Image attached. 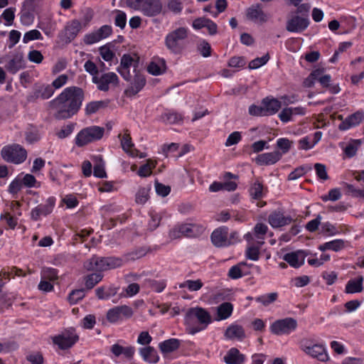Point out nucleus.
Instances as JSON below:
<instances>
[{
  "instance_id": "nucleus-1",
  "label": "nucleus",
  "mask_w": 364,
  "mask_h": 364,
  "mask_svg": "<svg viewBox=\"0 0 364 364\" xmlns=\"http://www.w3.org/2000/svg\"><path fill=\"white\" fill-rule=\"evenodd\" d=\"M84 100L83 90L77 87L65 88L55 99L50 102V107L55 110L57 119H69L79 111Z\"/></svg>"
},
{
  "instance_id": "nucleus-2",
  "label": "nucleus",
  "mask_w": 364,
  "mask_h": 364,
  "mask_svg": "<svg viewBox=\"0 0 364 364\" xmlns=\"http://www.w3.org/2000/svg\"><path fill=\"white\" fill-rule=\"evenodd\" d=\"M123 257H99L93 256L84 264L88 271H107L122 267L124 264Z\"/></svg>"
},
{
  "instance_id": "nucleus-3",
  "label": "nucleus",
  "mask_w": 364,
  "mask_h": 364,
  "mask_svg": "<svg viewBox=\"0 0 364 364\" xmlns=\"http://www.w3.org/2000/svg\"><path fill=\"white\" fill-rule=\"evenodd\" d=\"M188 31L180 27L168 33L165 37V46L173 54H180L186 47Z\"/></svg>"
},
{
  "instance_id": "nucleus-4",
  "label": "nucleus",
  "mask_w": 364,
  "mask_h": 364,
  "mask_svg": "<svg viewBox=\"0 0 364 364\" xmlns=\"http://www.w3.org/2000/svg\"><path fill=\"white\" fill-rule=\"evenodd\" d=\"M126 4L131 9L139 11L147 17L156 16L163 10L161 0H126Z\"/></svg>"
},
{
  "instance_id": "nucleus-5",
  "label": "nucleus",
  "mask_w": 364,
  "mask_h": 364,
  "mask_svg": "<svg viewBox=\"0 0 364 364\" xmlns=\"http://www.w3.org/2000/svg\"><path fill=\"white\" fill-rule=\"evenodd\" d=\"M197 319L200 324L203 325L202 328L193 327L190 330L191 334L199 332L205 329L209 323H211V316L208 311L202 307L191 308L188 310L185 320L188 324H191L193 321Z\"/></svg>"
},
{
  "instance_id": "nucleus-6",
  "label": "nucleus",
  "mask_w": 364,
  "mask_h": 364,
  "mask_svg": "<svg viewBox=\"0 0 364 364\" xmlns=\"http://www.w3.org/2000/svg\"><path fill=\"white\" fill-rule=\"evenodd\" d=\"M1 156L6 162L20 164L26 161L27 151L21 145L14 144L4 146L1 151Z\"/></svg>"
},
{
  "instance_id": "nucleus-7",
  "label": "nucleus",
  "mask_w": 364,
  "mask_h": 364,
  "mask_svg": "<svg viewBox=\"0 0 364 364\" xmlns=\"http://www.w3.org/2000/svg\"><path fill=\"white\" fill-rule=\"evenodd\" d=\"M105 133V128L99 126H91L82 129L75 137V144L83 146L89 143L100 140Z\"/></svg>"
},
{
  "instance_id": "nucleus-8",
  "label": "nucleus",
  "mask_w": 364,
  "mask_h": 364,
  "mask_svg": "<svg viewBox=\"0 0 364 364\" xmlns=\"http://www.w3.org/2000/svg\"><path fill=\"white\" fill-rule=\"evenodd\" d=\"M299 346L305 353L319 361L326 362L328 360V355L322 345L313 344L310 340L303 339L300 341Z\"/></svg>"
},
{
  "instance_id": "nucleus-9",
  "label": "nucleus",
  "mask_w": 364,
  "mask_h": 364,
  "mask_svg": "<svg viewBox=\"0 0 364 364\" xmlns=\"http://www.w3.org/2000/svg\"><path fill=\"white\" fill-rule=\"evenodd\" d=\"M52 340L60 349L65 350L71 348L79 340V336L74 328H69L60 334L53 337Z\"/></svg>"
},
{
  "instance_id": "nucleus-10",
  "label": "nucleus",
  "mask_w": 364,
  "mask_h": 364,
  "mask_svg": "<svg viewBox=\"0 0 364 364\" xmlns=\"http://www.w3.org/2000/svg\"><path fill=\"white\" fill-rule=\"evenodd\" d=\"M297 327V321L295 318L288 317L275 321L270 326L271 332L277 336L289 334L295 331Z\"/></svg>"
},
{
  "instance_id": "nucleus-11",
  "label": "nucleus",
  "mask_w": 364,
  "mask_h": 364,
  "mask_svg": "<svg viewBox=\"0 0 364 364\" xmlns=\"http://www.w3.org/2000/svg\"><path fill=\"white\" fill-rule=\"evenodd\" d=\"M133 314V310L130 306L122 305L109 309L106 317L109 322L114 323L130 318Z\"/></svg>"
},
{
  "instance_id": "nucleus-12",
  "label": "nucleus",
  "mask_w": 364,
  "mask_h": 364,
  "mask_svg": "<svg viewBox=\"0 0 364 364\" xmlns=\"http://www.w3.org/2000/svg\"><path fill=\"white\" fill-rule=\"evenodd\" d=\"M310 21L307 16L291 15L287 21L286 30L291 33H302L309 26Z\"/></svg>"
},
{
  "instance_id": "nucleus-13",
  "label": "nucleus",
  "mask_w": 364,
  "mask_h": 364,
  "mask_svg": "<svg viewBox=\"0 0 364 364\" xmlns=\"http://www.w3.org/2000/svg\"><path fill=\"white\" fill-rule=\"evenodd\" d=\"M92 82L97 85L99 90L107 92L109 89V85H118L119 77L116 73L109 72L104 73L100 77H92Z\"/></svg>"
},
{
  "instance_id": "nucleus-14",
  "label": "nucleus",
  "mask_w": 364,
  "mask_h": 364,
  "mask_svg": "<svg viewBox=\"0 0 364 364\" xmlns=\"http://www.w3.org/2000/svg\"><path fill=\"white\" fill-rule=\"evenodd\" d=\"M210 237L213 244L217 247H227L232 244L228 237V228L225 226L215 229Z\"/></svg>"
},
{
  "instance_id": "nucleus-15",
  "label": "nucleus",
  "mask_w": 364,
  "mask_h": 364,
  "mask_svg": "<svg viewBox=\"0 0 364 364\" xmlns=\"http://www.w3.org/2000/svg\"><path fill=\"white\" fill-rule=\"evenodd\" d=\"M55 199L53 197L48 198L44 203L39 204L31 210V216L33 220H38L41 215L50 214L55 206Z\"/></svg>"
},
{
  "instance_id": "nucleus-16",
  "label": "nucleus",
  "mask_w": 364,
  "mask_h": 364,
  "mask_svg": "<svg viewBox=\"0 0 364 364\" xmlns=\"http://www.w3.org/2000/svg\"><path fill=\"white\" fill-rule=\"evenodd\" d=\"M81 27V23L77 19L68 22L61 33L62 38L65 43H68L74 40L80 31Z\"/></svg>"
},
{
  "instance_id": "nucleus-17",
  "label": "nucleus",
  "mask_w": 364,
  "mask_h": 364,
  "mask_svg": "<svg viewBox=\"0 0 364 364\" xmlns=\"http://www.w3.org/2000/svg\"><path fill=\"white\" fill-rule=\"evenodd\" d=\"M198 228L194 224H183L173 229L170 232L172 238L180 237L182 235L196 237L198 233Z\"/></svg>"
},
{
  "instance_id": "nucleus-18",
  "label": "nucleus",
  "mask_w": 364,
  "mask_h": 364,
  "mask_svg": "<svg viewBox=\"0 0 364 364\" xmlns=\"http://www.w3.org/2000/svg\"><path fill=\"white\" fill-rule=\"evenodd\" d=\"M364 118V112L358 111L345 119L338 126V129L342 131L349 129L351 127L358 126Z\"/></svg>"
},
{
  "instance_id": "nucleus-19",
  "label": "nucleus",
  "mask_w": 364,
  "mask_h": 364,
  "mask_svg": "<svg viewBox=\"0 0 364 364\" xmlns=\"http://www.w3.org/2000/svg\"><path fill=\"white\" fill-rule=\"evenodd\" d=\"M282 154L279 151L259 154L255 159L258 165H272L281 159Z\"/></svg>"
},
{
  "instance_id": "nucleus-20",
  "label": "nucleus",
  "mask_w": 364,
  "mask_h": 364,
  "mask_svg": "<svg viewBox=\"0 0 364 364\" xmlns=\"http://www.w3.org/2000/svg\"><path fill=\"white\" fill-rule=\"evenodd\" d=\"M290 216H284L279 211L272 212L268 217V222L272 228H280L292 222Z\"/></svg>"
},
{
  "instance_id": "nucleus-21",
  "label": "nucleus",
  "mask_w": 364,
  "mask_h": 364,
  "mask_svg": "<svg viewBox=\"0 0 364 364\" xmlns=\"http://www.w3.org/2000/svg\"><path fill=\"white\" fill-rule=\"evenodd\" d=\"M306 255L304 251L299 250L287 253L283 256V259L290 266L298 268L304 263Z\"/></svg>"
},
{
  "instance_id": "nucleus-22",
  "label": "nucleus",
  "mask_w": 364,
  "mask_h": 364,
  "mask_svg": "<svg viewBox=\"0 0 364 364\" xmlns=\"http://www.w3.org/2000/svg\"><path fill=\"white\" fill-rule=\"evenodd\" d=\"M146 85V79L144 76L139 73L134 75V81L129 87L125 90L124 94L127 97H132L136 95Z\"/></svg>"
},
{
  "instance_id": "nucleus-23",
  "label": "nucleus",
  "mask_w": 364,
  "mask_h": 364,
  "mask_svg": "<svg viewBox=\"0 0 364 364\" xmlns=\"http://www.w3.org/2000/svg\"><path fill=\"white\" fill-rule=\"evenodd\" d=\"M246 357L241 353L237 348L229 349L223 357V361L226 364H243Z\"/></svg>"
},
{
  "instance_id": "nucleus-24",
  "label": "nucleus",
  "mask_w": 364,
  "mask_h": 364,
  "mask_svg": "<svg viewBox=\"0 0 364 364\" xmlns=\"http://www.w3.org/2000/svg\"><path fill=\"white\" fill-rule=\"evenodd\" d=\"M262 104L266 116L276 114L282 107V102L275 98L266 97L263 99Z\"/></svg>"
},
{
  "instance_id": "nucleus-25",
  "label": "nucleus",
  "mask_w": 364,
  "mask_h": 364,
  "mask_svg": "<svg viewBox=\"0 0 364 364\" xmlns=\"http://www.w3.org/2000/svg\"><path fill=\"white\" fill-rule=\"evenodd\" d=\"M224 336L228 339L242 340L245 337V333L242 326L238 324H231L227 328Z\"/></svg>"
},
{
  "instance_id": "nucleus-26",
  "label": "nucleus",
  "mask_w": 364,
  "mask_h": 364,
  "mask_svg": "<svg viewBox=\"0 0 364 364\" xmlns=\"http://www.w3.org/2000/svg\"><path fill=\"white\" fill-rule=\"evenodd\" d=\"M24 60L21 54L15 55L5 66L6 70L11 74H16L18 71L24 68Z\"/></svg>"
},
{
  "instance_id": "nucleus-27",
  "label": "nucleus",
  "mask_w": 364,
  "mask_h": 364,
  "mask_svg": "<svg viewBox=\"0 0 364 364\" xmlns=\"http://www.w3.org/2000/svg\"><path fill=\"white\" fill-rule=\"evenodd\" d=\"M149 251V248L146 247H139L129 252H127L122 255L124 263L139 259L144 257Z\"/></svg>"
},
{
  "instance_id": "nucleus-28",
  "label": "nucleus",
  "mask_w": 364,
  "mask_h": 364,
  "mask_svg": "<svg viewBox=\"0 0 364 364\" xmlns=\"http://www.w3.org/2000/svg\"><path fill=\"white\" fill-rule=\"evenodd\" d=\"M247 17L252 21H259L264 22L267 21V16L262 10L259 4L252 5L247 10Z\"/></svg>"
},
{
  "instance_id": "nucleus-29",
  "label": "nucleus",
  "mask_w": 364,
  "mask_h": 364,
  "mask_svg": "<svg viewBox=\"0 0 364 364\" xmlns=\"http://www.w3.org/2000/svg\"><path fill=\"white\" fill-rule=\"evenodd\" d=\"M139 354L149 363H156L159 360L156 350L151 346L141 348Z\"/></svg>"
},
{
  "instance_id": "nucleus-30",
  "label": "nucleus",
  "mask_w": 364,
  "mask_h": 364,
  "mask_svg": "<svg viewBox=\"0 0 364 364\" xmlns=\"http://www.w3.org/2000/svg\"><path fill=\"white\" fill-rule=\"evenodd\" d=\"M363 276H359L355 279H350L346 285L345 292L346 294H355L361 292L363 290Z\"/></svg>"
},
{
  "instance_id": "nucleus-31",
  "label": "nucleus",
  "mask_w": 364,
  "mask_h": 364,
  "mask_svg": "<svg viewBox=\"0 0 364 364\" xmlns=\"http://www.w3.org/2000/svg\"><path fill=\"white\" fill-rule=\"evenodd\" d=\"M118 288L114 286L108 287H100L95 289L96 296L99 299L105 300L115 296L117 294Z\"/></svg>"
},
{
  "instance_id": "nucleus-32",
  "label": "nucleus",
  "mask_w": 364,
  "mask_h": 364,
  "mask_svg": "<svg viewBox=\"0 0 364 364\" xmlns=\"http://www.w3.org/2000/svg\"><path fill=\"white\" fill-rule=\"evenodd\" d=\"M94 162V176L97 178H106L107 173L105 170V161L102 156H95L92 157Z\"/></svg>"
},
{
  "instance_id": "nucleus-33",
  "label": "nucleus",
  "mask_w": 364,
  "mask_h": 364,
  "mask_svg": "<svg viewBox=\"0 0 364 364\" xmlns=\"http://www.w3.org/2000/svg\"><path fill=\"white\" fill-rule=\"evenodd\" d=\"M233 305L230 302H223L217 307V320L228 318L232 313Z\"/></svg>"
},
{
  "instance_id": "nucleus-34",
  "label": "nucleus",
  "mask_w": 364,
  "mask_h": 364,
  "mask_svg": "<svg viewBox=\"0 0 364 364\" xmlns=\"http://www.w3.org/2000/svg\"><path fill=\"white\" fill-rule=\"evenodd\" d=\"M180 346V341L176 338H170L159 343V348L163 353H169L177 350Z\"/></svg>"
},
{
  "instance_id": "nucleus-35",
  "label": "nucleus",
  "mask_w": 364,
  "mask_h": 364,
  "mask_svg": "<svg viewBox=\"0 0 364 364\" xmlns=\"http://www.w3.org/2000/svg\"><path fill=\"white\" fill-rule=\"evenodd\" d=\"M268 227L264 223H257L254 228V236L257 239V244L262 245L264 244V240L267 232Z\"/></svg>"
},
{
  "instance_id": "nucleus-36",
  "label": "nucleus",
  "mask_w": 364,
  "mask_h": 364,
  "mask_svg": "<svg viewBox=\"0 0 364 364\" xmlns=\"http://www.w3.org/2000/svg\"><path fill=\"white\" fill-rule=\"evenodd\" d=\"M161 120L167 124H180L183 121V117L177 112H167L161 114Z\"/></svg>"
},
{
  "instance_id": "nucleus-37",
  "label": "nucleus",
  "mask_w": 364,
  "mask_h": 364,
  "mask_svg": "<svg viewBox=\"0 0 364 364\" xmlns=\"http://www.w3.org/2000/svg\"><path fill=\"white\" fill-rule=\"evenodd\" d=\"M121 146L124 151L129 153L131 156H136L137 150L132 149L134 144L129 133L125 132L121 139Z\"/></svg>"
},
{
  "instance_id": "nucleus-38",
  "label": "nucleus",
  "mask_w": 364,
  "mask_h": 364,
  "mask_svg": "<svg viewBox=\"0 0 364 364\" xmlns=\"http://www.w3.org/2000/svg\"><path fill=\"white\" fill-rule=\"evenodd\" d=\"M203 286V283L200 279L191 280L188 279L183 282L178 284L180 289L187 288L190 291H196L200 290Z\"/></svg>"
},
{
  "instance_id": "nucleus-39",
  "label": "nucleus",
  "mask_w": 364,
  "mask_h": 364,
  "mask_svg": "<svg viewBox=\"0 0 364 364\" xmlns=\"http://www.w3.org/2000/svg\"><path fill=\"white\" fill-rule=\"evenodd\" d=\"M54 93V88L51 85H43L40 86L35 92L36 97H41L43 100L50 98Z\"/></svg>"
},
{
  "instance_id": "nucleus-40",
  "label": "nucleus",
  "mask_w": 364,
  "mask_h": 364,
  "mask_svg": "<svg viewBox=\"0 0 364 364\" xmlns=\"http://www.w3.org/2000/svg\"><path fill=\"white\" fill-rule=\"evenodd\" d=\"M311 170L310 165H303L295 168L288 176V180L294 181L304 176L306 173Z\"/></svg>"
},
{
  "instance_id": "nucleus-41",
  "label": "nucleus",
  "mask_w": 364,
  "mask_h": 364,
  "mask_svg": "<svg viewBox=\"0 0 364 364\" xmlns=\"http://www.w3.org/2000/svg\"><path fill=\"white\" fill-rule=\"evenodd\" d=\"M246 264L245 262H240L236 265L232 266L228 272V277L232 279H237L242 276L245 275L243 273V267Z\"/></svg>"
},
{
  "instance_id": "nucleus-42",
  "label": "nucleus",
  "mask_w": 364,
  "mask_h": 364,
  "mask_svg": "<svg viewBox=\"0 0 364 364\" xmlns=\"http://www.w3.org/2000/svg\"><path fill=\"white\" fill-rule=\"evenodd\" d=\"M156 162L151 161V159L147 160L146 164L140 166L137 171V174L141 177H146L151 174L152 169L156 167Z\"/></svg>"
},
{
  "instance_id": "nucleus-43",
  "label": "nucleus",
  "mask_w": 364,
  "mask_h": 364,
  "mask_svg": "<svg viewBox=\"0 0 364 364\" xmlns=\"http://www.w3.org/2000/svg\"><path fill=\"white\" fill-rule=\"evenodd\" d=\"M103 276L100 273H92L85 278V287L87 289H92L102 279Z\"/></svg>"
},
{
  "instance_id": "nucleus-44",
  "label": "nucleus",
  "mask_w": 364,
  "mask_h": 364,
  "mask_svg": "<svg viewBox=\"0 0 364 364\" xmlns=\"http://www.w3.org/2000/svg\"><path fill=\"white\" fill-rule=\"evenodd\" d=\"M149 191L148 188H140L136 193L135 202L139 205H144L149 198Z\"/></svg>"
},
{
  "instance_id": "nucleus-45",
  "label": "nucleus",
  "mask_w": 364,
  "mask_h": 364,
  "mask_svg": "<svg viewBox=\"0 0 364 364\" xmlns=\"http://www.w3.org/2000/svg\"><path fill=\"white\" fill-rule=\"evenodd\" d=\"M263 186L261 183L255 182L250 188V194L254 199H259L263 196Z\"/></svg>"
},
{
  "instance_id": "nucleus-46",
  "label": "nucleus",
  "mask_w": 364,
  "mask_h": 364,
  "mask_svg": "<svg viewBox=\"0 0 364 364\" xmlns=\"http://www.w3.org/2000/svg\"><path fill=\"white\" fill-rule=\"evenodd\" d=\"M114 25L121 29L125 28L127 24V15L125 12L120 10H115Z\"/></svg>"
},
{
  "instance_id": "nucleus-47",
  "label": "nucleus",
  "mask_w": 364,
  "mask_h": 364,
  "mask_svg": "<svg viewBox=\"0 0 364 364\" xmlns=\"http://www.w3.org/2000/svg\"><path fill=\"white\" fill-rule=\"evenodd\" d=\"M361 144L360 140H354L345 148L344 152L348 157H353L356 154L358 147Z\"/></svg>"
},
{
  "instance_id": "nucleus-48",
  "label": "nucleus",
  "mask_w": 364,
  "mask_h": 364,
  "mask_svg": "<svg viewBox=\"0 0 364 364\" xmlns=\"http://www.w3.org/2000/svg\"><path fill=\"white\" fill-rule=\"evenodd\" d=\"M104 102L102 101H92L87 103L85 106V112L86 115H91L97 112L102 107Z\"/></svg>"
},
{
  "instance_id": "nucleus-49",
  "label": "nucleus",
  "mask_w": 364,
  "mask_h": 364,
  "mask_svg": "<svg viewBox=\"0 0 364 364\" xmlns=\"http://www.w3.org/2000/svg\"><path fill=\"white\" fill-rule=\"evenodd\" d=\"M41 278L46 280L54 281L58 279V272L55 269L45 267L41 271Z\"/></svg>"
},
{
  "instance_id": "nucleus-50",
  "label": "nucleus",
  "mask_w": 364,
  "mask_h": 364,
  "mask_svg": "<svg viewBox=\"0 0 364 364\" xmlns=\"http://www.w3.org/2000/svg\"><path fill=\"white\" fill-rule=\"evenodd\" d=\"M85 296V290L83 289H75L72 291L69 296H68V300L70 304H76L80 300L82 299Z\"/></svg>"
},
{
  "instance_id": "nucleus-51",
  "label": "nucleus",
  "mask_w": 364,
  "mask_h": 364,
  "mask_svg": "<svg viewBox=\"0 0 364 364\" xmlns=\"http://www.w3.org/2000/svg\"><path fill=\"white\" fill-rule=\"evenodd\" d=\"M43 36L41 32L36 29H33L26 32L23 38V42L27 43L28 42L33 40H42Z\"/></svg>"
},
{
  "instance_id": "nucleus-52",
  "label": "nucleus",
  "mask_w": 364,
  "mask_h": 364,
  "mask_svg": "<svg viewBox=\"0 0 364 364\" xmlns=\"http://www.w3.org/2000/svg\"><path fill=\"white\" fill-rule=\"evenodd\" d=\"M269 59V54H266L261 58H256L255 59L251 60L249 63L250 69H257L264 65L267 63Z\"/></svg>"
},
{
  "instance_id": "nucleus-53",
  "label": "nucleus",
  "mask_w": 364,
  "mask_h": 364,
  "mask_svg": "<svg viewBox=\"0 0 364 364\" xmlns=\"http://www.w3.org/2000/svg\"><path fill=\"white\" fill-rule=\"evenodd\" d=\"M278 294L276 292H272L268 294H265L257 298V301L264 306H268L277 300Z\"/></svg>"
},
{
  "instance_id": "nucleus-54",
  "label": "nucleus",
  "mask_w": 364,
  "mask_h": 364,
  "mask_svg": "<svg viewBox=\"0 0 364 364\" xmlns=\"http://www.w3.org/2000/svg\"><path fill=\"white\" fill-rule=\"evenodd\" d=\"M16 9L10 7L5 9L1 15L2 18L6 21V26H11L15 18Z\"/></svg>"
},
{
  "instance_id": "nucleus-55",
  "label": "nucleus",
  "mask_w": 364,
  "mask_h": 364,
  "mask_svg": "<svg viewBox=\"0 0 364 364\" xmlns=\"http://www.w3.org/2000/svg\"><path fill=\"white\" fill-rule=\"evenodd\" d=\"M260 246L261 245H258V246H255V245L249 246L246 250L247 258H248L249 259L253 260V261L258 260L259 255Z\"/></svg>"
},
{
  "instance_id": "nucleus-56",
  "label": "nucleus",
  "mask_w": 364,
  "mask_h": 364,
  "mask_svg": "<svg viewBox=\"0 0 364 364\" xmlns=\"http://www.w3.org/2000/svg\"><path fill=\"white\" fill-rule=\"evenodd\" d=\"M148 72L153 75H159L164 73L165 71V64L162 63V65H159L157 63L154 62H151L148 68Z\"/></svg>"
},
{
  "instance_id": "nucleus-57",
  "label": "nucleus",
  "mask_w": 364,
  "mask_h": 364,
  "mask_svg": "<svg viewBox=\"0 0 364 364\" xmlns=\"http://www.w3.org/2000/svg\"><path fill=\"white\" fill-rule=\"evenodd\" d=\"M314 168L319 179L326 181L328 178L326 167L324 164L316 163L314 165Z\"/></svg>"
},
{
  "instance_id": "nucleus-58",
  "label": "nucleus",
  "mask_w": 364,
  "mask_h": 364,
  "mask_svg": "<svg viewBox=\"0 0 364 364\" xmlns=\"http://www.w3.org/2000/svg\"><path fill=\"white\" fill-rule=\"evenodd\" d=\"M293 142L287 138H280L277 141V146L282 150V154L287 153L291 149Z\"/></svg>"
},
{
  "instance_id": "nucleus-59",
  "label": "nucleus",
  "mask_w": 364,
  "mask_h": 364,
  "mask_svg": "<svg viewBox=\"0 0 364 364\" xmlns=\"http://www.w3.org/2000/svg\"><path fill=\"white\" fill-rule=\"evenodd\" d=\"M167 8L174 14H180L183 9L182 1L181 0H168Z\"/></svg>"
},
{
  "instance_id": "nucleus-60",
  "label": "nucleus",
  "mask_w": 364,
  "mask_h": 364,
  "mask_svg": "<svg viewBox=\"0 0 364 364\" xmlns=\"http://www.w3.org/2000/svg\"><path fill=\"white\" fill-rule=\"evenodd\" d=\"M96 323V318L92 314L85 316L81 321V326L85 329H92Z\"/></svg>"
},
{
  "instance_id": "nucleus-61",
  "label": "nucleus",
  "mask_w": 364,
  "mask_h": 364,
  "mask_svg": "<svg viewBox=\"0 0 364 364\" xmlns=\"http://www.w3.org/2000/svg\"><path fill=\"white\" fill-rule=\"evenodd\" d=\"M341 193L338 188H333L329 191L328 194L326 196H323L321 199L323 201L332 200L336 201L341 198Z\"/></svg>"
},
{
  "instance_id": "nucleus-62",
  "label": "nucleus",
  "mask_w": 364,
  "mask_h": 364,
  "mask_svg": "<svg viewBox=\"0 0 364 364\" xmlns=\"http://www.w3.org/2000/svg\"><path fill=\"white\" fill-rule=\"evenodd\" d=\"M150 218L151 219L148 224V228L151 231H153L159 227L161 217L159 214L151 212L150 213Z\"/></svg>"
},
{
  "instance_id": "nucleus-63",
  "label": "nucleus",
  "mask_w": 364,
  "mask_h": 364,
  "mask_svg": "<svg viewBox=\"0 0 364 364\" xmlns=\"http://www.w3.org/2000/svg\"><path fill=\"white\" fill-rule=\"evenodd\" d=\"M241 139H242V136H241L240 132H233L228 136V137L226 140V142H225V146H230L232 145L237 144V143H239V141L241 140Z\"/></svg>"
},
{
  "instance_id": "nucleus-64",
  "label": "nucleus",
  "mask_w": 364,
  "mask_h": 364,
  "mask_svg": "<svg viewBox=\"0 0 364 364\" xmlns=\"http://www.w3.org/2000/svg\"><path fill=\"white\" fill-rule=\"evenodd\" d=\"M198 50L200 54L204 58L209 57L211 55L210 45L206 41L200 43L198 45Z\"/></svg>"
}]
</instances>
